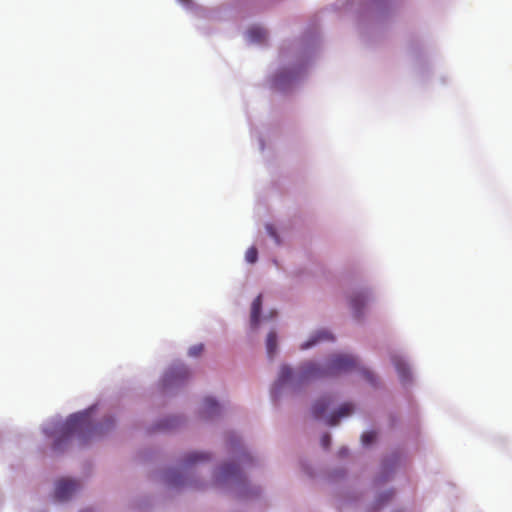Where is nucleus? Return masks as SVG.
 <instances>
[{
	"label": "nucleus",
	"mask_w": 512,
	"mask_h": 512,
	"mask_svg": "<svg viewBox=\"0 0 512 512\" xmlns=\"http://www.w3.org/2000/svg\"><path fill=\"white\" fill-rule=\"evenodd\" d=\"M357 367L358 361L354 356L339 353L332 355L324 368L312 362L306 363L302 366L299 378L303 381L324 376H335L354 370Z\"/></svg>",
	"instance_id": "nucleus-1"
},
{
	"label": "nucleus",
	"mask_w": 512,
	"mask_h": 512,
	"mask_svg": "<svg viewBox=\"0 0 512 512\" xmlns=\"http://www.w3.org/2000/svg\"><path fill=\"white\" fill-rule=\"evenodd\" d=\"M89 425V413L88 412H80L71 415L65 424L61 428V437L58 438L54 442V449L60 450L61 449V442L62 440L68 439L72 434L76 432H82L85 430Z\"/></svg>",
	"instance_id": "nucleus-2"
},
{
	"label": "nucleus",
	"mask_w": 512,
	"mask_h": 512,
	"mask_svg": "<svg viewBox=\"0 0 512 512\" xmlns=\"http://www.w3.org/2000/svg\"><path fill=\"white\" fill-rule=\"evenodd\" d=\"M79 488L77 481L61 479L56 483L54 497L58 501L68 500Z\"/></svg>",
	"instance_id": "nucleus-3"
},
{
	"label": "nucleus",
	"mask_w": 512,
	"mask_h": 512,
	"mask_svg": "<svg viewBox=\"0 0 512 512\" xmlns=\"http://www.w3.org/2000/svg\"><path fill=\"white\" fill-rule=\"evenodd\" d=\"M354 410V406L351 403H344L339 409L332 413L327 419L326 424L329 426H335L339 423L342 417L349 416Z\"/></svg>",
	"instance_id": "nucleus-4"
},
{
	"label": "nucleus",
	"mask_w": 512,
	"mask_h": 512,
	"mask_svg": "<svg viewBox=\"0 0 512 512\" xmlns=\"http://www.w3.org/2000/svg\"><path fill=\"white\" fill-rule=\"evenodd\" d=\"M391 360L398 372L399 378L401 382L406 383L411 380V373L408 365L405 361L398 355H393Z\"/></svg>",
	"instance_id": "nucleus-5"
},
{
	"label": "nucleus",
	"mask_w": 512,
	"mask_h": 512,
	"mask_svg": "<svg viewBox=\"0 0 512 512\" xmlns=\"http://www.w3.org/2000/svg\"><path fill=\"white\" fill-rule=\"evenodd\" d=\"M367 303V296L362 293H356L350 298V307L354 312L355 317H360L362 314V309L365 307Z\"/></svg>",
	"instance_id": "nucleus-6"
},
{
	"label": "nucleus",
	"mask_w": 512,
	"mask_h": 512,
	"mask_svg": "<svg viewBox=\"0 0 512 512\" xmlns=\"http://www.w3.org/2000/svg\"><path fill=\"white\" fill-rule=\"evenodd\" d=\"M188 376V370L184 365H179L171 368L165 374L164 381L167 384L174 382L177 379H184Z\"/></svg>",
	"instance_id": "nucleus-7"
},
{
	"label": "nucleus",
	"mask_w": 512,
	"mask_h": 512,
	"mask_svg": "<svg viewBox=\"0 0 512 512\" xmlns=\"http://www.w3.org/2000/svg\"><path fill=\"white\" fill-rule=\"evenodd\" d=\"M331 398L330 397H323V398H320L318 399L314 405H313V408H312V413H313V416L316 418V419H319L321 418L325 412L327 411L329 405L331 404Z\"/></svg>",
	"instance_id": "nucleus-8"
},
{
	"label": "nucleus",
	"mask_w": 512,
	"mask_h": 512,
	"mask_svg": "<svg viewBox=\"0 0 512 512\" xmlns=\"http://www.w3.org/2000/svg\"><path fill=\"white\" fill-rule=\"evenodd\" d=\"M220 411L219 404L212 398H205L201 413L206 417H211Z\"/></svg>",
	"instance_id": "nucleus-9"
},
{
	"label": "nucleus",
	"mask_w": 512,
	"mask_h": 512,
	"mask_svg": "<svg viewBox=\"0 0 512 512\" xmlns=\"http://www.w3.org/2000/svg\"><path fill=\"white\" fill-rule=\"evenodd\" d=\"M262 309V296L258 295L251 305V325L257 327Z\"/></svg>",
	"instance_id": "nucleus-10"
},
{
	"label": "nucleus",
	"mask_w": 512,
	"mask_h": 512,
	"mask_svg": "<svg viewBox=\"0 0 512 512\" xmlns=\"http://www.w3.org/2000/svg\"><path fill=\"white\" fill-rule=\"evenodd\" d=\"M326 339L333 340V336H331L326 331H319L314 336H312L307 342L302 344L301 349H308V348L312 347L314 344H316L317 342H319L321 340H326Z\"/></svg>",
	"instance_id": "nucleus-11"
},
{
	"label": "nucleus",
	"mask_w": 512,
	"mask_h": 512,
	"mask_svg": "<svg viewBox=\"0 0 512 512\" xmlns=\"http://www.w3.org/2000/svg\"><path fill=\"white\" fill-rule=\"evenodd\" d=\"M266 348L269 357L272 358L277 348V335L274 331L269 332V334L267 335Z\"/></svg>",
	"instance_id": "nucleus-12"
},
{
	"label": "nucleus",
	"mask_w": 512,
	"mask_h": 512,
	"mask_svg": "<svg viewBox=\"0 0 512 512\" xmlns=\"http://www.w3.org/2000/svg\"><path fill=\"white\" fill-rule=\"evenodd\" d=\"M266 31L260 27H252L248 31V36L253 42H262L266 39Z\"/></svg>",
	"instance_id": "nucleus-13"
},
{
	"label": "nucleus",
	"mask_w": 512,
	"mask_h": 512,
	"mask_svg": "<svg viewBox=\"0 0 512 512\" xmlns=\"http://www.w3.org/2000/svg\"><path fill=\"white\" fill-rule=\"evenodd\" d=\"M209 459V455L206 453H200V452H192L186 455L184 462L187 465L195 464L200 461H205Z\"/></svg>",
	"instance_id": "nucleus-14"
},
{
	"label": "nucleus",
	"mask_w": 512,
	"mask_h": 512,
	"mask_svg": "<svg viewBox=\"0 0 512 512\" xmlns=\"http://www.w3.org/2000/svg\"><path fill=\"white\" fill-rule=\"evenodd\" d=\"M293 376V371L288 366H282L279 373L278 382L280 385L285 384L288 382Z\"/></svg>",
	"instance_id": "nucleus-15"
},
{
	"label": "nucleus",
	"mask_w": 512,
	"mask_h": 512,
	"mask_svg": "<svg viewBox=\"0 0 512 512\" xmlns=\"http://www.w3.org/2000/svg\"><path fill=\"white\" fill-rule=\"evenodd\" d=\"M394 493L392 491H387L377 498L375 502V510H379L384 504H386L388 501H390L393 497Z\"/></svg>",
	"instance_id": "nucleus-16"
},
{
	"label": "nucleus",
	"mask_w": 512,
	"mask_h": 512,
	"mask_svg": "<svg viewBox=\"0 0 512 512\" xmlns=\"http://www.w3.org/2000/svg\"><path fill=\"white\" fill-rule=\"evenodd\" d=\"M238 472V467L233 464H226L221 469V474L224 477H231L236 475Z\"/></svg>",
	"instance_id": "nucleus-17"
},
{
	"label": "nucleus",
	"mask_w": 512,
	"mask_h": 512,
	"mask_svg": "<svg viewBox=\"0 0 512 512\" xmlns=\"http://www.w3.org/2000/svg\"><path fill=\"white\" fill-rule=\"evenodd\" d=\"M376 432L374 431H367L362 434L361 440L363 445L367 446L373 443L376 439Z\"/></svg>",
	"instance_id": "nucleus-18"
},
{
	"label": "nucleus",
	"mask_w": 512,
	"mask_h": 512,
	"mask_svg": "<svg viewBox=\"0 0 512 512\" xmlns=\"http://www.w3.org/2000/svg\"><path fill=\"white\" fill-rule=\"evenodd\" d=\"M258 258V251L255 247H250L245 254V259L249 263H255Z\"/></svg>",
	"instance_id": "nucleus-19"
},
{
	"label": "nucleus",
	"mask_w": 512,
	"mask_h": 512,
	"mask_svg": "<svg viewBox=\"0 0 512 512\" xmlns=\"http://www.w3.org/2000/svg\"><path fill=\"white\" fill-rule=\"evenodd\" d=\"M203 350H204L203 344H197V345H194L189 348L188 354L191 357H197V356L201 355Z\"/></svg>",
	"instance_id": "nucleus-20"
},
{
	"label": "nucleus",
	"mask_w": 512,
	"mask_h": 512,
	"mask_svg": "<svg viewBox=\"0 0 512 512\" xmlns=\"http://www.w3.org/2000/svg\"><path fill=\"white\" fill-rule=\"evenodd\" d=\"M266 230H267L268 234L270 235V237H272L275 240L276 244L281 243L279 235L277 234V231L272 224H267Z\"/></svg>",
	"instance_id": "nucleus-21"
},
{
	"label": "nucleus",
	"mask_w": 512,
	"mask_h": 512,
	"mask_svg": "<svg viewBox=\"0 0 512 512\" xmlns=\"http://www.w3.org/2000/svg\"><path fill=\"white\" fill-rule=\"evenodd\" d=\"M321 444H322L323 448H325V449L329 448V446L331 444V437L328 433H326L322 436Z\"/></svg>",
	"instance_id": "nucleus-22"
},
{
	"label": "nucleus",
	"mask_w": 512,
	"mask_h": 512,
	"mask_svg": "<svg viewBox=\"0 0 512 512\" xmlns=\"http://www.w3.org/2000/svg\"><path fill=\"white\" fill-rule=\"evenodd\" d=\"M93 432H101L102 431V425L93 427Z\"/></svg>",
	"instance_id": "nucleus-23"
},
{
	"label": "nucleus",
	"mask_w": 512,
	"mask_h": 512,
	"mask_svg": "<svg viewBox=\"0 0 512 512\" xmlns=\"http://www.w3.org/2000/svg\"><path fill=\"white\" fill-rule=\"evenodd\" d=\"M365 375L369 381H372V374H370L369 372H365Z\"/></svg>",
	"instance_id": "nucleus-24"
},
{
	"label": "nucleus",
	"mask_w": 512,
	"mask_h": 512,
	"mask_svg": "<svg viewBox=\"0 0 512 512\" xmlns=\"http://www.w3.org/2000/svg\"><path fill=\"white\" fill-rule=\"evenodd\" d=\"M107 422H108L109 426H112V425H113V423H114V422H113L112 420H110V419H109V420H107Z\"/></svg>",
	"instance_id": "nucleus-25"
},
{
	"label": "nucleus",
	"mask_w": 512,
	"mask_h": 512,
	"mask_svg": "<svg viewBox=\"0 0 512 512\" xmlns=\"http://www.w3.org/2000/svg\"><path fill=\"white\" fill-rule=\"evenodd\" d=\"M81 512H90L89 510H84V511H81Z\"/></svg>",
	"instance_id": "nucleus-26"
}]
</instances>
